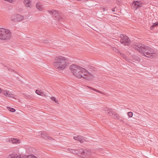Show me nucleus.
Returning <instances> with one entry per match:
<instances>
[{
	"instance_id": "nucleus-1",
	"label": "nucleus",
	"mask_w": 158,
	"mask_h": 158,
	"mask_svg": "<svg viewBox=\"0 0 158 158\" xmlns=\"http://www.w3.org/2000/svg\"><path fill=\"white\" fill-rule=\"evenodd\" d=\"M133 47L135 50L148 57L152 56L154 54V52L152 48L141 43H137Z\"/></svg>"
},
{
	"instance_id": "nucleus-2",
	"label": "nucleus",
	"mask_w": 158,
	"mask_h": 158,
	"mask_svg": "<svg viewBox=\"0 0 158 158\" xmlns=\"http://www.w3.org/2000/svg\"><path fill=\"white\" fill-rule=\"evenodd\" d=\"M53 65L55 68L59 70H63L67 66L66 59L61 56H55L53 60Z\"/></svg>"
},
{
	"instance_id": "nucleus-3",
	"label": "nucleus",
	"mask_w": 158,
	"mask_h": 158,
	"mask_svg": "<svg viewBox=\"0 0 158 158\" xmlns=\"http://www.w3.org/2000/svg\"><path fill=\"white\" fill-rule=\"evenodd\" d=\"M12 37V33L8 29L0 28V39L3 40H8Z\"/></svg>"
},
{
	"instance_id": "nucleus-4",
	"label": "nucleus",
	"mask_w": 158,
	"mask_h": 158,
	"mask_svg": "<svg viewBox=\"0 0 158 158\" xmlns=\"http://www.w3.org/2000/svg\"><path fill=\"white\" fill-rule=\"evenodd\" d=\"M82 68L75 64H72L69 67V69L73 75L79 78H82L83 77L81 72Z\"/></svg>"
},
{
	"instance_id": "nucleus-5",
	"label": "nucleus",
	"mask_w": 158,
	"mask_h": 158,
	"mask_svg": "<svg viewBox=\"0 0 158 158\" xmlns=\"http://www.w3.org/2000/svg\"><path fill=\"white\" fill-rule=\"evenodd\" d=\"M121 44L125 45H129L130 44V41L129 38L127 36L121 34L118 39Z\"/></svg>"
},
{
	"instance_id": "nucleus-6",
	"label": "nucleus",
	"mask_w": 158,
	"mask_h": 158,
	"mask_svg": "<svg viewBox=\"0 0 158 158\" xmlns=\"http://www.w3.org/2000/svg\"><path fill=\"white\" fill-rule=\"evenodd\" d=\"M82 70V74L83 75L82 77L88 80L93 78L94 77L93 75L89 73L86 69L83 68Z\"/></svg>"
},
{
	"instance_id": "nucleus-7",
	"label": "nucleus",
	"mask_w": 158,
	"mask_h": 158,
	"mask_svg": "<svg viewBox=\"0 0 158 158\" xmlns=\"http://www.w3.org/2000/svg\"><path fill=\"white\" fill-rule=\"evenodd\" d=\"M11 20L13 22H20L23 20L24 17L19 14H14L10 17Z\"/></svg>"
},
{
	"instance_id": "nucleus-8",
	"label": "nucleus",
	"mask_w": 158,
	"mask_h": 158,
	"mask_svg": "<svg viewBox=\"0 0 158 158\" xmlns=\"http://www.w3.org/2000/svg\"><path fill=\"white\" fill-rule=\"evenodd\" d=\"M81 155L84 157L85 158H91L90 157L92 156L93 153L92 152L91 150H87L81 149Z\"/></svg>"
},
{
	"instance_id": "nucleus-9",
	"label": "nucleus",
	"mask_w": 158,
	"mask_h": 158,
	"mask_svg": "<svg viewBox=\"0 0 158 158\" xmlns=\"http://www.w3.org/2000/svg\"><path fill=\"white\" fill-rule=\"evenodd\" d=\"M143 3L140 1H133L132 2V7L133 9L136 10L137 9L142 6Z\"/></svg>"
},
{
	"instance_id": "nucleus-10",
	"label": "nucleus",
	"mask_w": 158,
	"mask_h": 158,
	"mask_svg": "<svg viewBox=\"0 0 158 158\" xmlns=\"http://www.w3.org/2000/svg\"><path fill=\"white\" fill-rule=\"evenodd\" d=\"M3 93L5 96L7 97L15 98V95L12 94L9 91L4 90L3 91Z\"/></svg>"
},
{
	"instance_id": "nucleus-11",
	"label": "nucleus",
	"mask_w": 158,
	"mask_h": 158,
	"mask_svg": "<svg viewBox=\"0 0 158 158\" xmlns=\"http://www.w3.org/2000/svg\"><path fill=\"white\" fill-rule=\"evenodd\" d=\"M110 116L111 118L115 120H118L120 118L119 115L114 112H111Z\"/></svg>"
},
{
	"instance_id": "nucleus-12",
	"label": "nucleus",
	"mask_w": 158,
	"mask_h": 158,
	"mask_svg": "<svg viewBox=\"0 0 158 158\" xmlns=\"http://www.w3.org/2000/svg\"><path fill=\"white\" fill-rule=\"evenodd\" d=\"M21 155L20 153H12L10 154L7 158H20Z\"/></svg>"
},
{
	"instance_id": "nucleus-13",
	"label": "nucleus",
	"mask_w": 158,
	"mask_h": 158,
	"mask_svg": "<svg viewBox=\"0 0 158 158\" xmlns=\"http://www.w3.org/2000/svg\"><path fill=\"white\" fill-rule=\"evenodd\" d=\"M73 138L75 140H78L80 143L83 142L85 140V139L83 138V137L81 135L74 136Z\"/></svg>"
},
{
	"instance_id": "nucleus-14",
	"label": "nucleus",
	"mask_w": 158,
	"mask_h": 158,
	"mask_svg": "<svg viewBox=\"0 0 158 158\" xmlns=\"http://www.w3.org/2000/svg\"><path fill=\"white\" fill-rule=\"evenodd\" d=\"M41 136L42 138L45 139H48L49 140L52 139L51 137L48 135L46 133L44 132H42L41 134Z\"/></svg>"
},
{
	"instance_id": "nucleus-15",
	"label": "nucleus",
	"mask_w": 158,
	"mask_h": 158,
	"mask_svg": "<svg viewBox=\"0 0 158 158\" xmlns=\"http://www.w3.org/2000/svg\"><path fill=\"white\" fill-rule=\"evenodd\" d=\"M49 12L52 15L53 17L55 18L56 17L59 15L58 11L57 10H52L51 11H49Z\"/></svg>"
},
{
	"instance_id": "nucleus-16",
	"label": "nucleus",
	"mask_w": 158,
	"mask_h": 158,
	"mask_svg": "<svg viewBox=\"0 0 158 158\" xmlns=\"http://www.w3.org/2000/svg\"><path fill=\"white\" fill-rule=\"evenodd\" d=\"M67 150L71 152V153H72L73 154H74L75 155H77L78 154V152L80 151L81 152V151L79 150H74L72 149H69L68 148L67 149Z\"/></svg>"
},
{
	"instance_id": "nucleus-17",
	"label": "nucleus",
	"mask_w": 158,
	"mask_h": 158,
	"mask_svg": "<svg viewBox=\"0 0 158 158\" xmlns=\"http://www.w3.org/2000/svg\"><path fill=\"white\" fill-rule=\"evenodd\" d=\"M36 8L39 10H42L43 9V6L40 2L37 3L36 4Z\"/></svg>"
},
{
	"instance_id": "nucleus-18",
	"label": "nucleus",
	"mask_w": 158,
	"mask_h": 158,
	"mask_svg": "<svg viewBox=\"0 0 158 158\" xmlns=\"http://www.w3.org/2000/svg\"><path fill=\"white\" fill-rule=\"evenodd\" d=\"M24 3L25 4V6L27 7H30L31 5L30 0H24Z\"/></svg>"
},
{
	"instance_id": "nucleus-19",
	"label": "nucleus",
	"mask_w": 158,
	"mask_h": 158,
	"mask_svg": "<svg viewBox=\"0 0 158 158\" xmlns=\"http://www.w3.org/2000/svg\"><path fill=\"white\" fill-rule=\"evenodd\" d=\"M20 158H37L35 156H34L33 155H29L28 156H26L25 155L23 156L22 157H21Z\"/></svg>"
},
{
	"instance_id": "nucleus-20",
	"label": "nucleus",
	"mask_w": 158,
	"mask_h": 158,
	"mask_svg": "<svg viewBox=\"0 0 158 158\" xmlns=\"http://www.w3.org/2000/svg\"><path fill=\"white\" fill-rule=\"evenodd\" d=\"M35 93L40 95H42L43 94V93L40 90H36Z\"/></svg>"
},
{
	"instance_id": "nucleus-21",
	"label": "nucleus",
	"mask_w": 158,
	"mask_h": 158,
	"mask_svg": "<svg viewBox=\"0 0 158 158\" xmlns=\"http://www.w3.org/2000/svg\"><path fill=\"white\" fill-rule=\"evenodd\" d=\"M7 108L8 110L13 112H15V110L13 108H12L9 107H7Z\"/></svg>"
},
{
	"instance_id": "nucleus-22",
	"label": "nucleus",
	"mask_w": 158,
	"mask_h": 158,
	"mask_svg": "<svg viewBox=\"0 0 158 158\" xmlns=\"http://www.w3.org/2000/svg\"><path fill=\"white\" fill-rule=\"evenodd\" d=\"M106 112H107L108 113L110 114V112H112L111 111V109H109L107 108H105L104 110Z\"/></svg>"
},
{
	"instance_id": "nucleus-23",
	"label": "nucleus",
	"mask_w": 158,
	"mask_h": 158,
	"mask_svg": "<svg viewBox=\"0 0 158 158\" xmlns=\"http://www.w3.org/2000/svg\"><path fill=\"white\" fill-rule=\"evenodd\" d=\"M11 141L13 143H17L19 142V140L17 139H11Z\"/></svg>"
},
{
	"instance_id": "nucleus-24",
	"label": "nucleus",
	"mask_w": 158,
	"mask_h": 158,
	"mask_svg": "<svg viewBox=\"0 0 158 158\" xmlns=\"http://www.w3.org/2000/svg\"><path fill=\"white\" fill-rule=\"evenodd\" d=\"M158 25V22H156L153 24L152 26L151 27V29H152L154 27Z\"/></svg>"
},
{
	"instance_id": "nucleus-25",
	"label": "nucleus",
	"mask_w": 158,
	"mask_h": 158,
	"mask_svg": "<svg viewBox=\"0 0 158 158\" xmlns=\"http://www.w3.org/2000/svg\"><path fill=\"white\" fill-rule=\"evenodd\" d=\"M127 115L129 117H131L133 116V113L131 112H129L127 113Z\"/></svg>"
},
{
	"instance_id": "nucleus-26",
	"label": "nucleus",
	"mask_w": 158,
	"mask_h": 158,
	"mask_svg": "<svg viewBox=\"0 0 158 158\" xmlns=\"http://www.w3.org/2000/svg\"><path fill=\"white\" fill-rule=\"evenodd\" d=\"M112 49L114 51L116 52L117 53L119 52L118 50L114 47L112 48Z\"/></svg>"
},
{
	"instance_id": "nucleus-27",
	"label": "nucleus",
	"mask_w": 158,
	"mask_h": 158,
	"mask_svg": "<svg viewBox=\"0 0 158 158\" xmlns=\"http://www.w3.org/2000/svg\"><path fill=\"white\" fill-rule=\"evenodd\" d=\"M133 58L135 60L139 61V57L136 56H134Z\"/></svg>"
},
{
	"instance_id": "nucleus-28",
	"label": "nucleus",
	"mask_w": 158,
	"mask_h": 158,
	"mask_svg": "<svg viewBox=\"0 0 158 158\" xmlns=\"http://www.w3.org/2000/svg\"><path fill=\"white\" fill-rule=\"evenodd\" d=\"M51 99L52 100L54 101H55V102L56 103L57 102V101L56 100V98H55V97H51Z\"/></svg>"
},
{
	"instance_id": "nucleus-29",
	"label": "nucleus",
	"mask_w": 158,
	"mask_h": 158,
	"mask_svg": "<svg viewBox=\"0 0 158 158\" xmlns=\"http://www.w3.org/2000/svg\"><path fill=\"white\" fill-rule=\"evenodd\" d=\"M97 92H98L99 93H100L101 94H103V93L102 92V91H99L98 90H97V91H96Z\"/></svg>"
},
{
	"instance_id": "nucleus-30",
	"label": "nucleus",
	"mask_w": 158,
	"mask_h": 158,
	"mask_svg": "<svg viewBox=\"0 0 158 158\" xmlns=\"http://www.w3.org/2000/svg\"><path fill=\"white\" fill-rule=\"evenodd\" d=\"M115 8H113L112 9V11L113 12H114V11H115Z\"/></svg>"
},
{
	"instance_id": "nucleus-31",
	"label": "nucleus",
	"mask_w": 158,
	"mask_h": 158,
	"mask_svg": "<svg viewBox=\"0 0 158 158\" xmlns=\"http://www.w3.org/2000/svg\"><path fill=\"white\" fill-rule=\"evenodd\" d=\"M87 87H88V88H89V89H91L92 90V89L93 88L92 87H90V86H87Z\"/></svg>"
},
{
	"instance_id": "nucleus-32",
	"label": "nucleus",
	"mask_w": 158,
	"mask_h": 158,
	"mask_svg": "<svg viewBox=\"0 0 158 158\" xmlns=\"http://www.w3.org/2000/svg\"><path fill=\"white\" fill-rule=\"evenodd\" d=\"M107 10V8H103V11H105V10Z\"/></svg>"
},
{
	"instance_id": "nucleus-33",
	"label": "nucleus",
	"mask_w": 158,
	"mask_h": 158,
	"mask_svg": "<svg viewBox=\"0 0 158 158\" xmlns=\"http://www.w3.org/2000/svg\"><path fill=\"white\" fill-rule=\"evenodd\" d=\"M92 90H94V91H96H96L97 90V89H94V88H93Z\"/></svg>"
},
{
	"instance_id": "nucleus-34",
	"label": "nucleus",
	"mask_w": 158,
	"mask_h": 158,
	"mask_svg": "<svg viewBox=\"0 0 158 158\" xmlns=\"http://www.w3.org/2000/svg\"><path fill=\"white\" fill-rule=\"evenodd\" d=\"M1 89L0 88V93H1Z\"/></svg>"
}]
</instances>
